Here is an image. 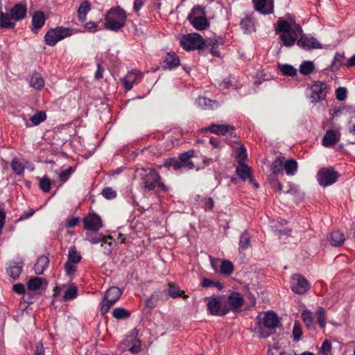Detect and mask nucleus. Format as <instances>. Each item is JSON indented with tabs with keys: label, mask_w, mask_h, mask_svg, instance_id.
<instances>
[{
	"label": "nucleus",
	"mask_w": 355,
	"mask_h": 355,
	"mask_svg": "<svg viewBox=\"0 0 355 355\" xmlns=\"http://www.w3.org/2000/svg\"><path fill=\"white\" fill-rule=\"evenodd\" d=\"M331 343L328 340H325L323 342L322 345L321 349L323 352L328 353L331 351Z\"/></svg>",
	"instance_id": "obj_64"
},
{
	"label": "nucleus",
	"mask_w": 355,
	"mask_h": 355,
	"mask_svg": "<svg viewBox=\"0 0 355 355\" xmlns=\"http://www.w3.org/2000/svg\"><path fill=\"white\" fill-rule=\"evenodd\" d=\"M45 21L44 15L41 11H37L33 16L32 24L35 29L41 28Z\"/></svg>",
	"instance_id": "obj_31"
},
{
	"label": "nucleus",
	"mask_w": 355,
	"mask_h": 355,
	"mask_svg": "<svg viewBox=\"0 0 355 355\" xmlns=\"http://www.w3.org/2000/svg\"><path fill=\"white\" fill-rule=\"evenodd\" d=\"M340 134L337 130H327L322 139V145L324 147H331L340 140Z\"/></svg>",
	"instance_id": "obj_18"
},
{
	"label": "nucleus",
	"mask_w": 355,
	"mask_h": 355,
	"mask_svg": "<svg viewBox=\"0 0 355 355\" xmlns=\"http://www.w3.org/2000/svg\"><path fill=\"white\" fill-rule=\"evenodd\" d=\"M164 166L167 168L172 167L174 170H179L182 168L180 163V159L175 157L168 158L164 161Z\"/></svg>",
	"instance_id": "obj_46"
},
{
	"label": "nucleus",
	"mask_w": 355,
	"mask_h": 355,
	"mask_svg": "<svg viewBox=\"0 0 355 355\" xmlns=\"http://www.w3.org/2000/svg\"><path fill=\"white\" fill-rule=\"evenodd\" d=\"M327 85L322 82H315L311 87V93L310 99L311 102H318L326 97Z\"/></svg>",
	"instance_id": "obj_12"
},
{
	"label": "nucleus",
	"mask_w": 355,
	"mask_h": 355,
	"mask_svg": "<svg viewBox=\"0 0 355 355\" xmlns=\"http://www.w3.org/2000/svg\"><path fill=\"white\" fill-rule=\"evenodd\" d=\"M236 172L239 178H240L242 180L245 181L248 179L250 182L253 184L255 188L257 189L259 187V184L252 177V170L248 165L245 164H238Z\"/></svg>",
	"instance_id": "obj_15"
},
{
	"label": "nucleus",
	"mask_w": 355,
	"mask_h": 355,
	"mask_svg": "<svg viewBox=\"0 0 355 355\" xmlns=\"http://www.w3.org/2000/svg\"><path fill=\"white\" fill-rule=\"evenodd\" d=\"M314 69L313 64L311 62H304L300 67V71L304 75L311 73Z\"/></svg>",
	"instance_id": "obj_50"
},
{
	"label": "nucleus",
	"mask_w": 355,
	"mask_h": 355,
	"mask_svg": "<svg viewBox=\"0 0 355 355\" xmlns=\"http://www.w3.org/2000/svg\"><path fill=\"white\" fill-rule=\"evenodd\" d=\"M47 285V281L44 278L37 277H31L28 283L27 287L30 291H35L40 288H45Z\"/></svg>",
	"instance_id": "obj_21"
},
{
	"label": "nucleus",
	"mask_w": 355,
	"mask_h": 355,
	"mask_svg": "<svg viewBox=\"0 0 355 355\" xmlns=\"http://www.w3.org/2000/svg\"><path fill=\"white\" fill-rule=\"evenodd\" d=\"M250 239L248 233H243L240 239V248L243 250L247 249L250 246Z\"/></svg>",
	"instance_id": "obj_54"
},
{
	"label": "nucleus",
	"mask_w": 355,
	"mask_h": 355,
	"mask_svg": "<svg viewBox=\"0 0 355 355\" xmlns=\"http://www.w3.org/2000/svg\"><path fill=\"white\" fill-rule=\"evenodd\" d=\"M46 119V112L44 111H38L30 118V121L33 125H37L41 122L44 121Z\"/></svg>",
	"instance_id": "obj_40"
},
{
	"label": "nucleus",
	"mask_w": 355,
	"mask_h": 355,
	"mask_svg": "<svg viewBox=\"0 0 355 355\" xmlns=\"http://www.w3.org/2000/svg\"><path fill=\"white\" fill-rule=\"evenodd\" d=\"M254 327L256 334L261 338H268L272 335L276 328L280 326V321L276 313L267 311L259 313Z\"/></svg>",
	"instance_id": "obj_2"
},
{
	"label": "nucleus",
	"mask_w": 355,
	"mask_h": 355,
	"mask_svg": "<svg viewBox=\"0 0 355 355\" xmlns=\"http://www.w3.org/2000/svg\"><path fill=\"white\" fill-rule=\"evenodd\" d=\"M256 11L263 15L271 14L274 11L273 0H252Z\"/></svg>",
	"instance_id": "obj_14"
},
{
	"label": "nucleus",
	"mask_w": 355,
	"mask_h": 355,
	"mask_svg": "<svg viewBox=\"0 0 355 355\" xmlns=\"http://www.w3.org/2000/svg\"><path fill=\"white\" fill-rule=\"evenodd\" d=\"M234 270L233 263L228 260H223L221 262L220 272L223 275H230Z\"/></svg>",
	"instance_id": "obj_42"
},
{
	"label": "nucleus",
	"mask_w": 355,
	"mask_h": 355,
	"mask_svg": "<svg viewBox=\"0 0 355 355\" xmlns=\"http://www.w3.org/2000/svg\"><path fill=\"white\" fill-rule=\"evenodd\" d=\"M247 157L246 150L242 146L239 148V153L237 155V159L239 164H244V162Z\"/></svg>",
	"instance_id": "obj_56"
},
{
	"label": "nucleus",
	"mask_w": 355,
	"mask_h": 355,
	"mask_svg": "<svg viewBox=\"0 0 355 355\" xmlns=\"http://www.w3.org/2000/svg\"><path fill=\"white\" fill-rule=\"evenodd\" d=\"M141 73L139 71H133L129 72L123 78V84L125 89L130 90L132 87L134 82L137 80L138 76Z\"/></svg>",
	"instance_id": "obj_27"
},
{
	"label": "nucleus",
	"mask_w": 355,
	"mask_h": 355,
	"mask_svg": "<svg viewBox=\"0 0 355 355\" xmlns=\"http://www.w3.org/2000/svg\"><path fill=\"white\" fill-rule=\"evenodd\" d=\"M284 157H279L272 162L271 166L272 175H270V178L272 176L275 177V175L282 173L284 169Z\"/></svg>",
	"instance_id": "obj_34"
},
{
	"label": "nucleus",
	"mask_w": 355,
	"mask_h": 355,
	"mask_svg": "<svg viewBox=\"0 0 355 355\" xmlns=\"http://www.w3.org/2000/svg\"><path fill=\"white\" fill-rule=\"evenodd\" d=\"M10 17L15 21L24 19L26 15V7L21 3L16 4L10 10Z\"/></svg>",
	"instance_id": "obj_20"
},
{
	"label": "nucleus",
	"mask_w": 355,
	"mask_h": 355,
	"mask_svg": "<svg viewBox=\"0 0 355 355\" xmlns=\"http://www.w3.org/2000/svg\"><path fill=\"white\" fill-rule=\"evenodd\" d=\"M243 298L239 293L234 292L228 297L229 304L235 309L241 308L243 304Z\"/></svg>",
	"instance_id": "obj_26"
},
{
	"label": "nucleus",
	"mask_w": 355,
	"mask_h": 355,
	"mask_svg": "<svg viewBox=\"0 0 355 355\" xmlns=\"http://www.w3.org/2000/svg\"><path fill=\"white\" fill-rule=\"evenodd\" d=\"M30 85L35 89H41L44 86V80L38 73H34L30 79Z\"/></svg>",
	"instance_id": "obj_32"
},
{
	"label": "nucleus",
	"mask_w": 355,
	"mask_h": 355,
	"mask_svg": "<svg viewBox=\"0 0 355 355\" xmlns=\"http://www.w3.org/2000/svg\"><path fill=\"white\" fill-rule=\"evenodd\" d=\"M337 99L344 101L347 97V90L345 87H339L336 91Z\"/></svg>",
	"instance_id": "obj_58"
},
{
	"label": "nucleus",
	"mask_w": 355,
	"mask_h": 355,
	"mask_svg": "<svg viewBox=\"0 0 355 355\" xmlns=\"http://www.w3.org/2000/svg\"><path fill=\"white\" fill-rule=\"evenodd\" d=\"M49 259L46 256H40L38 257L36 263L34 265L35 272L37 275H41L44 272V270L49 266Z\"/></svg>",
	"instance_id": "obj_25"
},
{
	"label": "nucleus",
	"mask_w": 355,
	"mask_h": 355,
	"mask_svg": "<svg viewBox=\"0 0 355 355\" xmlns=\"http://www.w3.org/2000/svg\"><path fill=\"white\" fill-rule=\"evenodd\" d=\"M122 291L116 286L110 287L105 293L101 303V313L104 315L119 300Z\"/></svg>",
	"instance_id": "obj_7"
},
{
	"label": "nucleus",
	"mask_w": 355,
	"mask_h": 355,
	"mask_svg": "<svg viewBox=\"0 0 355 355\" xmlns=\"http://www.w3.org/2000/svg\"><path fill=\"white\" fill-rule=\"evenodd\" d=\"M279 69L285 76H293L297 73L296 69L290 64H285L279 65Z\"/></svg>",
	"instance_id": "obj_44"
},
{
	"label": "nucleus",
	"mask_w": 355,
	"mask_h": 355,
	"mask_svg": "<svg viewBox=\"0 0 355 355\" xmlns=\"http://www.w3.org/2000/svg\"><path fill=\"white\" fill-rule=\"evenodd\" d=\"M344 55L337 53H336L334 60L331 63V65L330 67V70L332 71H335L338 70L340 67L341 66L343 61L344 60Z\"/></svg>",
	"instance_id": "obj_39"
},
{
	"label": "nucleus",
	"mask_w": 355,
	"mask_h": 355,
	"mask_svg": "<svg viewBox=\"0 0 355 355\" xmlns=\"http://www.w3.org/2000/svg\"><path fill=\"white\" fill-rule=\"evenodd\" d=\"M277 32L282 33L280 38L286 46H293L297 38L302 34V30L295 23H288L286 20L279 19L277 22Z\"/></svg>",
	"instance_id": "obj_3"
},
{
	"label": "nucleus",
	"mask_w": 355,
	"mask_h": 355,
	"mask_svg": "<svg viewBox=\"0 0 355 355\" xmlns=\"http://www.w3.org/2000/svg\"><path fill=\"white\" fill-rule=\"evenodd\" d=\"M91 9V4L87 0L83 1L78 10V15L79 19L83 22L86 19V15Z\"/></svg>",
	"instance_id": "obj_29"
},
{
	"label": "nucleus",
	"mask_w": 355,
	"mask_h": 355,
	"mask_svg": "<svg viewBox=\"0 0 355 355\" xmlns=\"http://www.w3.org/2000/svg\"><path fill=\"white\" fill-rule=\"evenodd\" d=\"M194 155L195 151L193 150H190L187 152L180 153L179 155V159L181 167L186 168L189 170L194 168L195 165L191 161V158H193Z\"/></svg>",
	"instance_id": "obj_19"
},
{
	"label": "nucleus",
	"mask_w": 355,
	"mask_h": 355,
	"mask_svg": "<svg viewBox=\"0 0 355 355\" xmlns=\"http://www.w3.org/2000/svg\"><path fill=\"white\" fill-rule=\"evenodd\" d=\"M13 291L18 294H22L25 291V288L22 284H17L13 286Z\"/></svg>",
	"instance_id": "obj_62"
},
{
	"label": "nucleus",
	"mask_w": 355,
	"mask_h": 355,
	"mask_svg": "<svg viewBox=\"0 0 355 355\" xmlns=\"http://www.w3.org/2000/svg\"><path fill=\"white\" fill-rule=\"evenodd\" d=\"M202 286L205 288L215 286L217 288H218L219 290H220L223 288V286L221 284V283H220L218 282H215L211 281L207 278H204L202 279Z\"/></svg>",
	"instance_id": "obj_53"
},
{
	"label": "nucleus",
	"mask_w": 355,
	"mask_h": 355,
	"mask_svg": "<svg viewBox=\"0 0 355 355\" xmlns=\"http://www.w3.org/2000/svg\"><path fill=\"white\" fill-rule=\"evenodd\" d=\"M44 350L42 343L40 342L36 345L35 351L33 355H44Z\"/></svg>",
	"instance_id": "obj_63"
},
{
	"label": "nucleus",
	"mask_w": 355,
	"mask_h": 355,
	"mask_svg": "<svg viewBox=\"0 0 355 355\" xmlns=\"http://www.w3.org/2000/svg\"><path fill=\"white\" fill-rule=\"evenodd\" d=\"M198 105L204 110H214L218 107V103L216 101H212L205 97H199L197 100Z\"/></svg>",
	"instance_id": "obj_24"
},
{
	"label": "nucleus",
	"mask_w": 355,
	"mask_h": 355,
	"mask_svg": "<svg viewBox=\"0 0 355 355\" xmlns=\"http://www.w3.org/2000/svg\"><path fill=\"white\" fill-rule=\"evenodd\" d=\"M180 46L187 51L201 49L205 45V41L198 33H190L184 35L180 41Z\"/></svg>",
	"instance_id": "obj_6"
},
{
	"label": "nucleus",
	"mask_w": 355,
	"mask_h": 355,
	"mask_svg": "<svg viewBox=\"0 0 355 355\" xmlns=\"http://www.w3.org/2000/svg\"><path fill=\"white\" fill-rule=\"evenodd\" d=\"M164 62L167 67L170 69L180 65V59L175 53H168L165 58Z\"/></svg>",
	"instance_id": "obj_30"
},
{
	"label": "nucleus",
	"mask_w": 355,
	"mask_h": 355,
	"mask_svg": "<svg viewBox=\"0 0 355 355\" xmlns=\"http://www.w3.org/2000/svg\"><path fill=\"white\" fill-rule=\"evenodd\" d=\"M77 293V287L75 285H71L65 291L63 299L65 301L70 300L76 297Z\"/></svg>",
	"instance_id": "obj_48"
},
{
	"label": "nucleus",
	"mask_w": 355,
	"mask_h": 355,
	"mask_svg": "<svg viewBox=\"0 0 355 355\" xmlns=\"http://www.w3.org/2000/svg\"><path fill=\"white\" fill-rule=\"evenodd\" d=\"M205 130L218 135H225L226 133L230 132L231 135L234 134V136H236L233 132L234 130V127L230 125L212 124L206 128Z\"/></svg>",
	"instance_id": "obj_16"
},
{
	"label": "nucleus",
	"mask_w": 355,
	"mask_h": 355,
	"mask_svg": "<svg viewBox=\"0 0 355 355\" xmlns=\"http://www.w3.org/2000/svg\"><path fill=\"white\" fill-rule=\"evenodd\" d=\"M112 315L116 319H125L129 318L130 313L123 308H116L113 310Z\"/></svg>",
	"instance_id": "obj_45"
},
{
	"label": "nucleus",
	"mask_w": 355,
	"mask_h": 355,
	"mask_svg": "<svg viewBox=\"0 0 355 355\" xmlns=\"http://www.w3.org/2000/svg\"><path fill=\"white\" fill-rule=\"evenodd\" d=\"M302 328L299 322H295L293 328L292 336L294 341L298 342L302 337Z\"/></svg>",
	"instance_id": "obj_47"
},
{
	"label": "nucleus",
	"mask_w": 355,
	"mask_h": 355,
	"mask_svg": "<svg viewBox=\"0 0 355 355\" xmlns=\"http://www.w3.org/2000/svg\"><path fill=\"white\" fill-rule=\"evenodd\" d=\"M71 35V31L69 28L64 27H57L49 31L44 37L45 43L49 46H54L55 44Z\"/></svg>",
	"instance_id": "obj_8"
},
{
	"label": "nucleus",
	"mask_w": 355,
	"mask_h": 355,
	"mask_svg": "<svg viewBox=\"0 0 355 355\" xmlns=\"http://www.w3.org/2000/svg\"><path fill=\"white\" fill-rule=\"evenodd\" d=\"M135 174L140 179V185L143 189L153 191L157 187L162 191H167V187L162 182V177L155 168H138Z\"/></svg>",
	"instance_id": "obj_1"
},
{
	"label": "nucleus",
	"mask_w": 355,
	"mask_h": 355,
	"mask_svg": "<svg viewBox=\"0 0 355 355\" xmlns=\"http://www.w3.org/2000/svg\"><path fill=\"white\" fill-rule=\"evenodd\" d=\"M51 180L44 176L39 179V187L44 193H48L51 190Z\"/></svg>",
	"instance_id": "obj_43"
},
{
	"label": "nucleus",
	"mask_w": 355,
	"mask_h": 355,
	"mask_svg": "<svg viewBox=\"0 0 355 355\" xmlns=\"http://www.w3.org/2000/svg\"><path fill=\"white\" fill-rule=\"evenodd\" d=\"M102 195L107 199L114 198L116 196V193L110 187H105L101 192Z\"/></svg>",
	"instance_id": "obj_57"
},
{
	"label": "nucleus",
	"mask_w": 355,
	"mask_h": 355,
	"mask_svg": "<svg viewBox=\"0 0 355 355\" xmlns=\"http://www.w3.org/2000/svg\"><path fill=\"white\" fill-rule=\"evenodd\" d=\"M241 26L242 29H243L247 33H251L252 31H254L253 20L249 16H246L244 19L241 20Z\"/></svg>",
	"instance_id": "obj_37"
},
{
	"label": "nucleus",
	"mask_w": 355,
	"mask_h": 355,
	"mask_svg": "<svg viewBox=\"0 0 355 355\" xmlns=\"http://www.w3.org/2000/svg\"><path fill=\"white\" fill-rule=\"evenodd\" d=\"M187 18L189 22L197 30L202 31L209 26V22L206 17L205 12L201 6L194 7Z\"/></svg>",
	"instance_id": "obj_5"
},
{
	"label": "nucleus",
	"mask_w": 355,
	"mask_h": 355,
	"mask_svg": "<svg viewBox=\"0 0 355 355\" xmlns=\"http://www.w3.org/2000/svg\"><path fill=\"white\" fill-rule=\"evenodd\" d=\"M141 344L139 340L136 341L129 349V351L133 354H137L140 352Z\"/></svg>",
	"instance_id": "obj_60"
},
{
	"label": "nucleus",
	"mask_w": 355,
	"mask_h": 355,
	"mask_svg": "<svg viewBox=\"0 0 355 355\" xmlns=\"http://www.w3.org/2000/svg\"><path fill=\"white\" fill-rule=\"evenodd\" d=\"M82 259L81 254L77 251L75 246L69 248L68 252V261L73 263H78Z\"/></svg>",
	"instance_id": "obj_36"
},
{
	"label": "nucleus",
	"mask_w": 355,
	"mask_h": 355,
	"mask_svg": "<svg viewBox=\"0 0 355 355\" xmlns=\"http://www.w3.org/2000/svg\"><path fill=\"white\" fill-rule=\"evenodd\" d=\"M317 321L321 328H324L325 326V311L322 307H319L316 311Z\"/></svg>",
	"instance_id": "obj_49"
},
{
	"label": "nucleus",
	"mask_w": 355,
	"mask_h": 355,
	"mask_svg": "<svg viewBox=\"0 0 355 355\" xmlns=\"http://www.w3.org/2000/svg\"><path fill=\"white\" fill-rule=\"evenodd\" d=\"M21 270H22V263H13L7 269V272L12 278H13L14 279H16L19 277V275L21 272Z\"/></svg>",
	"instance_id": "obj_33"
},
{
	"label": "nucleus",
	"mask_w": 355,
	"mask_h": 355,
	"mask_svg": "<svg viewBox=\"0 0 355 355\" xmlns=\"http://www.w3.org/2000/svg\"><path fill=\"white\" fill-rule=\"evenodd\" d=\"M168 295L172 298H177L182 297L183 299L188 298V295L184 294L183 291H180L179 286L173 283L170 282L168 284Z\"/></svg>",
	"instance_id": "obj_28"
},
{
	"label": "nucleus",
	"mask_w": 355,
	"mask_h": 355,
	"mask_svg": "<svg viewBox=\"0 0 355 355\" xmlns=\"http://www.w3.org/2000/svg\"><path fill=\"white\" fill-rule=\"evenodd\" d=\"M338 177V173L332 168H322L317 174L318 181L322 187L333 184L337 181Z\"/></svg>",
	"instance_id": "obj_9"
},
{
	"label": "nucleus",
	"mask_w": 355,
	"mask_h": 355,
	"mask_svg": "<svg viewBox=\"0 0 355 355\" xmlns=\"http://www.w3.org/2000/svg\"><path fill=\"white\" fill-rule=\"evenodd\" d=\"M328 239L332 245L338 247L344 243L345 238L341 232L335 230L331 232Z\"/></svg>",
	"instance_id": "obj_23"
},
{
	"label": "nucleus",
	"mask_w": 355,
	"mask_h": 355,
	"mask_svg": "<svg viewBox=\"0 0 355 355\" xmlns=\"http://www.w3.org/2000/svg\"><path fill=\"white\" fill-rule=\"evenodd\" d=\"M145 1L146 0H135L133 5L135 12H138L142 8Z\"/></svg>",
	"instance_id": "obj_61"
},
{
	"label": "nucleus",
	"mask_w": 355,
	"mask_h": 355,
	"mask_svg": "<svg viewBox=\"0 0 355 355\" xmlns=\"http://www.w3.org/2000/svg\"><path fill=\"white\" fill-rule=\"evenodd\" d=\"M105 21V28L112 31H118L125 26L127 21V15L125 11L119 6L112 8L106 13Z\"/></svg>",
	"instance_id": "obj_4"
},
{
	"label": "nucleus",
	"mask_w": 355,
	"mask_h": 355,
	"mask_svg": "<svg viewBox=\"0 0 355 355\" xmlns=\"http://www.w3.org/2000/svg\"><path fill=\"white\" fill-rule=\"evenodd\" d=\"M302 318L307 328L311 329L313 326V317L310 311L306 310L302 313Z\"/></svg>",
	"instance_id": "obj_41"
},
{
	"label": "nucleus",
	"mask_w": 355,
	"mask_h": 355,
	"mask_svg": "<svg viewBox=\"0 0 355 355\" xmlns=\"http://www.w3.org/2000/svg\"><path fill=\"white\" fill-rule=\"evenodd\" d=\"M85 236V240L88 241L92 244H96L101 242V246H103V243H107V241L104 240V236L102 234L98 233V231L86 232Z\"/></svg>",
	"instance_id": "obj_22"
},
{
	"label": "nucleus",
	"mask_w": 355,
	"mask_h": 355,
	"mask_svg": "<svg viewBox=\"0 0 355 355\" xmlns=\"http://www.w3.org/2000/svg\"><path fill=\"white\" fill-rule=\"evenodd\" d=\"M83 228L88 231H98L103 226L101 217L94 214L90 213L83 220Z\"/></svg>",
	"instance_id": "obj_11"
},
{
	"label": "nucleus",
	"mask_w": 355,
	"mask_h": 355,
	"mask_svg": "<svg viewBox=\"0 0 355 355\" xmlns=\"http://www.w3.org/2000/svg\"><path fill=\"white\" fill-rule=\"evenodd\" d=\"M74 171L73 167L70 166L67 169L60 172L59 173L58 178L60 181L62 182H65L69 178V176Z\"/></svg>",
	"instance_id": "obj_52"
},
{
	"label": "nucleus",
	"mask_w": 355,
	"mask_h": 355,
	"mask_svg": "<svg viewBox=\"0 0 355 355\" xmlns=\"http://www.w3.org/2000/svg\"><path fill=\"white\" fill-rule=\"evenodd\" d=\"M270 183L271 184L272 188L278 191L280 193H286L283 190L282 184L277 181L275 177L272 176L270 178Z\"/></svg>",
	"instance_id": "obj_55"
},
{
	"label": "nucleus",
	"mask_w": 355,
	"mask_h": 355,
	"mask_svg": "<svg viewBox=\"0 0 355 355\" xmlns=\"http://www.w3.org/2000/svg\"><path fill=\"white\" fill-rule=\"evenodd\" d=\"M10 15L0 11V27L4 28H13L15 23L10 21Z\"/></svg>",
	"instance_id": "obj_35"
},
{
	"label": "nucleus",
	"mask_w": 355,
	"mask_h": 355,
	"mask_svg": "<svg viewBox=\"0 0 355 355\" xmlns=\"http://www.w3.org/2000/svg\"><path fill=\"white\" fill-rule=\"evenodd\" d=\"M71 262H67L64 264V270L68 275H73L76 270V266Z\"/></svg>",
	"instance_id": "obj_59"
},
{
	"label": "nucleus",
	"mask_w": 355,
	"mask_h": 355,
	"mask_svg": "<svg viewBox=\"0 0 355 355\" xmlns=\"http://www.w3.org/2000/svg\"><path fill=\"white\" fill-rule=\"evenodd\" d=\"M11 167L14 172L17 175H21L24 173V167L21 163L16 159H13L11 162Z\"/></svg>",
	"instance_id": "obj_51"
},
{
	"label": "nucleus",
	"mask_w": 355,
	"mask_h": 355,
	"mask_svg": "<svg viewBox=\"0 0 355 355\" xmlns=\"http://www.w3.org/2000/svg\"><path fill=\"white\" fill-rule=\"evenodd\" d=\"M291 288L294 293L303 295L309 291L310 285L303 276L299 274H294L291 277Z\"/></svg>",
	"instance_id": "obj_10"
},
{
	"label": "nucleus",
	"mask_w": 355,
	"mask_h": 355,
	"mask_svg": "<svg viewBox=\"0 0 355 355\" xmlns=\"http://www.w3.org/2000/svg\"><path fill=\"white\" fill-rule=\"evenodd\" d=\"M297 45L306 50L313 49H319L322 46L320 43L314 37H309L306 35H302L300 39L297 41Z\"/></svg>",
	"instance_id": "obj_17"
},
{
	"label": "nucleus",
	"mask_w": 355,
	"mask_h": 355,
	"mask_svg": "<svg viewBox=\"0 0 355 355\" xmlns=\"http://www.w3.org/2000/svg\"><path fill=\"white\" fill-rule=\"evenodd\" d=\"M207 306L211 315H224L228 312L227 309L222 308V298L219 296L209 300Z\"/></svg>",
	"instance_id": "obj_13"
},
{
	"label": "nucleus",
	"mask_w": 355,
	"mask_h": 355,
	"mask_svg": "<svg viewBox=\"0 0 355 355\" xmlns=\"http://www.w3.org/2000/svg\"><path fill=\"white\" fill-rule=\"evenodd\" d=\"M297 163L294 159H289L284 162V168L287 175H293L297 170Z\"/></svg>",
	"instance_id": "obj_38"
}]
</instances>
